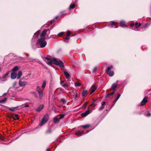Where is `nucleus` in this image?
<instances>
[{"label":"nucleus","instance_id":"f257e3e1","mask_svg":"<svg viewBox=\"0 0 151 151\" xmlns=\"http://www.w3.org/2000/svg\"><path fill=\"white\" fill-rule=\"evenodd\" d=\"M44 60L49 65H51L53 63L56 65H58L60 67L63 68L64 67V64L63 62L60 60L54 59L51 60L47 58H45L44 59Z\"/></svg>","mask_w":151,"mask_h":151},{"label":"nucleus","instance_id":"f03ea898","mask_svg":"<svg viewBox=\"0 0 151 151\" xmlns=\"http://www.w3.org/2000/svg\"><path fill=\"white\" fill-rule=\"evenodd\" d=\"M48 31H49L48 29L44 30L40 35V38L38 40L37 43L42 48L45 47L47 45V42L45 40V37L46 32Z\"/></svg>","mask_w":151,"mask_h":151},{"label":"nucleus","instance_id":"7ed1b4c3","mask_svg":"<svg viewBox=\"0 0 151 151\" xmlns=\"http://www.w3.org/2000/svg\"><path fill=\"white\" fill-rule=\"evenodd\" d=\"M37 91L38 92L39 98L40 99H42L43 96V91L42 90L39 86H37L36 88Z\"/></svg>","mask_w":151,"mask_h":151},{"label":"nucleus","instance_id":"20e7f679","mask_svg":"<svg viewBox=\"0 0 151 151\" xmlns=\"http://www.w3.org/2000/svg\"><path fill=\"white\" fill-rule=\"evenodd\" d=\"M83 128H82L78 130L76 133H75V134L77 136H81L84 134V129H85V125H83L82 127Z\"/></svg>","mask_w":151,"mask_h":151},{"label":"nucleus","instance_id":"39448f33","mask_svg":"<svg viewBox=\"0 0 151 151\" xmlns=\"http://www.w3.org/2000/svg\"><path fill=\"white\" fill-rule=\"evenodd\" d=\"M49 116L48 115H46L43 118L40 124L42 125L45 123L48 119Z\"/></svg>","mask_w":151,"mask_h":151},{"label":"nucleus","instance_id":"423d86ee","mask_svg":"<svg viewBox=\"0 0 151 151\" xmlns=\"http://www.w3.org/2000/svg\"><path fill=\"white\" fill-rule=\"evenodd\" d=\"M147 97H145L143 99L140 104V106H143L147 102Z\"/></svg>","mask_w":151,"mask_h":151},{"label":"nucleus","instance_id":"0eeeda50","mask_svg":"<svg viewBox=\"0 0 151 151\" xmlns=\"http://www.w3.org/2000/svg\"><path fill=\"white\" fill-rule=\"evenodd\" d=\"M64 115L65 114H62L60 115L59 119L57 118L56 117L54 118V120L55 122L56 123L58 122L59 121V119H61L64 117Z\"/></svg>","mask_w":151,"mask_h":151},{"label":"nucleus","instance_id":"6e6552de","mask_svg":"<svg viewBox=\"0 0 151 151\" xmlns=\"http://www.w3.org/2000/svg\"><path fill=\"white\" fill-rule=\"evenodd\" d=\"M117 86V83H114L112 85L111 87V89L114 91L115 92L116 91V88Z\"/></svg>","mask_w":151,"mask_h":151},{"label":"nucleus","instance_id":"1a4fd4ad","mask_svg":"<svg viewBox=\"0 0 151 151\" xmlns=\"http://www.w3.org/2000/svg\"><path fill=\"white\" fill-rule=\"evenodd\" d=\"M96 88V87L94 85H93L90 88L91 91L90 92V94H91L93 93L95 91Z\"/></svg>","mask_w":151,"mask_h":151},{"label":"nucleus","instance_id":"9d476101","mask_svg":"<svg viewBox=\"0 0 151 151\" xmlns=\"http://www.w3.org/2000/svg\"><path fill=\"white\" fill-rule=\"evenodd\" d=\"M67 37H66L65 39V41L66 42H68L67 40H68L69 38L68 37H69L70 35V32L69 31H68L67 33L66 34Z\"/></svg>","mask_w":151,"mask_h":151},{"label":"nucleus","instance_id":"9b49d317","mask_svg":"<svg viewBox=\"0 0 151 151\" xmlns=\"http://www.w3.org/2000/svg\"><path fill=\"white\" fill-rule=\"evenodd\" d=\"M17 76V73L15 72H12L11 74V77L12 79H15Z\"/></svg>","mask_w":151,"mask_h":151},{"label":"nucleus","instance_id":"f8f14e48","mask_svg":"<svg viewBox=\"0 0 151 151\" xmlns=\"http://www.w3.org/2000/svg\"><path fill=\"white\" fill-rule=\"evenodd\" d=\"M106 73L110 76H112L114 74V73L113 71H107Z\"/></svg>","mask_w":151,"mask_h":151},{"label":"nucleus","instance_id":"ddd939ff","mask_svg":"<svg viewBox=\"0 0 151 151\" xmlns=\"http://www.w3.org/2000/svg\"><path fill=\"white\" fill-rule=\"evenodd\" d=\"M19 84L20 86H24L26 84V83L24 81L20 80L19 82Z\"/></svg>","mask_w":151,"mask_h":151},{"label":"nucleus","instance_id":"4468645a","mask_svg":"<svg viewBox=\"0 0 151 151\" xmlns=\"http://www.w3.org/2000/svg\"><path fill=\"white\" fill-rule=\"evenodd\" d=\"M120 96H121V95H120V93H118L117 94V96L116 98V99H115V100L113 101V102H114V104H113V106L114 105V104L116 103V102L119 99V98H120Z\"/></svg>","mask_w":151,"mask_h":151},{"label":"nucleus","instance_id":"2eb2a0df","mask_svg":"<svg viewBox=\"0 0 151 151\" xmlns=\"http://www.w3.org/2000/svg\"><path fill=\"white\" fill-rule=\"evenodd\" d=\"M105 104L106 102L105 101H103L102 102L101 104V106L99 109V110L101 111L104 109V105H105Z\"/></svg>","mask_w":151,"mask_h":151},{"label":"nucleus","instance_id":"dca6fc26","mask_svg":"<svg viewBox=\"0 0 151 151\" xmlns=\"http://www.w3.org/2000/svg\"><path fill=\"white\" fill-rule=\"evenodd\" d=\"M44 106L43 105H41L37 109H36V111L38 112L40 111L43 109Z\"/></svg>","mask_w":151,"mask_h":151},{"label":"nucleus","instance_id":"f3484780","mask_svg":"<svg viewBox=\"0 0 151 151\" xmlns=\"http://www.w3.org/2000/svg\"><path fill=\"white\" fill-rule=\"evenodd\" d=\"M64 74L66 78H70V75L67 72L65 71L64 72Z\"/></svg>","mask_w":151,"mask_h":151},{"label":"nucleus","instance_id":"a211bd4d","mask_svg":"<svg viewBox=\"0 0 151 151\" xmlns=\"http://www.w3.org/2000/svg\"><path fill=\"white\" fill-rule=\"evenodd\" d=\"M141 24L140 23H138V22H136L135 24V28L136 29H137L140 27L141 26Z\"/></svg>","mask_w":151,"mask_h":151},{"label":"nucleus","instance_id":"6ab92c4d","mask_svg":"<svg viewBox=\"0 0 151 151\" xmlns=\"http://www.w3.org/2000/svg\"><path fill=\"white\" fill-rule=\"evenodd\" d=\"M120 24L121 25L122 27H124L126 26V23L124 21H122L120 22Z\"/></svg>","mask_w":151,"mask_h":151},{"label":"nucleus","instance_id":"aec40b11","mask_svg":"<svg viewBox=\"0 0 151 151\" xmlns=\"http://www.w3.org/2000/svg\"><path fill=\"white\" fill-rule=\"evenodd\" d=\"M114 91H113L109 93H108L106 95V98H107L109 97L110 96H112L114 93L115 92H114Z\"/></svg>","mask_w":151,"mask_h":151},{"label":"nucleus","instance_id":"412c9836","mask_svg":"<svg viewBox=\"0 0 151 151\" xmlns=\"http://www.w3.org/2000/svg\"><path fill=\"white\" fill-rule=\"evenodd\" d=\"M13 119L15 120H19V119L17 114H15L14 116H13Z\"/></svg>","mask_w":151,"mask_h":151},{"label":"nucleus","instance_id":"4be33fe9","mask_svg":"<svg viewBox=\"0 0 151 151\" xmlns=\"http://www.w3.org/2000/svg\"><path fill=\"white\" fill-rule=\"evenodd\" d=\"M92 111V110H87L86 111V116L88 115V114H90Z\"/></svg>","mask_w":151,"mask_h":151},{"label":"nucleus","instance_id":"5701e85b","mask_svg":"<svg viewBox=\"0 0 151 151\" xmlns=\"http://www.w3.org/2000/svg\"><path fill=\"white\" fill-rule=\"evenodd\" d=\"M22 75V72L21 71H19L17 74V79L19 78Z\"/></svg>","mask_w":151,"mask_h":151},{"label":"nucleus","instance_id":"b1692460","mask_svg":"<svg viewBox=\"0 0 151 151\" xmlns=\"http://www.w3.org/2000/svg\"><path fill=\"white\" fill-rule=\"evenodd\" d=\"M113 68V66L112 65H111L110 66L108 67L107 68L106 70V72L107 71H109L111 69H112Z\"/></svg>","mask_w":151,"mask_h":151},{"label":"nucleus","instance_id":"393cba45","mask_svg":"<svg viewBox=\"0 0 151 151\" xmlns=\"http://www.w3.org/2000/svg\"><path fill=\"white\" fill-rule=\"evenodd\" d=\"M145 115L147 117H150L151 115L150 113L148 112H146L145 113Z\"/></svg>","mask_w":151,"mask_h":151},{"label":"nucleus","instance_id":"a878e982","mask_svg":"<svg viewBox=\"0 0 151 151\" xmlns=\"http://www.w3.org/2000/svg\"><path fill=\"white\" fill-rule=\"evenodd\" d=\"M18 69V67L17 66H15L12 69V71L13 72H15L17 71Z\"/></svg>","mask_w":151,"mask_h":151},{"label":"nucleus","instance_id":"bb28decb","mask_svg":"<svg viewBox=\"0 0 151 151\" xmlns=\"http://www.w3.org/2000/svg\"><path fill=\"white\" fill-rule=\"evenodd\" d=\"M18 107H12L9 108V109L12 111H14Z\"/></svg>","mask_w":151,"mask_h":151},{"label":"nucleus","instance_id":"cd10ccee","mask_svg":"<svg viewBox=\"0 0 151 151\" xmlns=\"http://www.w3.org/2000/svg\"><path fill=\"white\" fill-rule=\"evenodd\" d=\"M46 85V81H44V82H43V83H42V88H45V87Z\"/></svg>","mask_w":151,"mask_h":151},{"label":"nucleus","instance_id":"c85d7f7f","mask_svg":"<svg viewBox=\"0 0 151 151\" xmlns=\"http://www.w3.org/2000/svg\"><path fill=\"white\" fill-rule=\"evenodd\" d=\"M75 7V5L74 4H71L70 5V9H73Z\"/></svg>","mask_w":151,"mask_h":151},{"label":"nucleus","instance_id":"c756f323","mask_svg":"<svg viewBox=\"0 0 151 151\" xmlns=\"http://www.w3.org/2000/svg\"><path fill=\"white\" fill-rule=\"evenodd\" d=\"M62 86L65 88H66L68 86V85L67 83H65V84H63L62 85Z\"/></svg>","mask_w":151,"mask_h":151},{"label":"nucleus","instance_id":"7c9ffc66","mask_svg":"<svg viewBox=\"0 0 151 151\" xmlns=\"http://www.w3.org/2000/svg\"><path fill=\"white\" fill-rule=\"evenodd\" d=\"M6 98H5L4 99L0 101V103H4L6 100Z\"/></svg>","mask_w":151,"mask_h":151},{"label":"nucleus","instance_id":"2f4dec72","mask_svg":"<svg viewBox=\"0 0 151 151\" xmlns=\"http://www.w3.org/2000/svg\"><path fill=\"white\" fill-rule=\"evenodd\" d=\"M150 24V23L149 22H148L147 23H146L145 24V25L144 28H146Z\"/></svg>","mask_w":151,"mask_h":151},{"label":"nucleus","instance_id":"473e14b6","mask_svg":"<svg viewBox=\"0 0 151 151\" xmlns=\"http://www.w3.org/2000/svg\"><path fill=\"white\" fill-rule=\"evenodd\" d=\"M75 86H81V83L78 82H76L75 83Z\"/></svg>","mask_w":151,"mask_h":151},{"label":"nucleus","instance_id":"72a5a7b5","mask_svg":"<svg viewBox=\"0 0 151 151\" xmlns=\"http://www.w3.org/2000/svg\"><path fill=\"white\" fill-rule=\"evenodd\" d=\"M97 67H95L93 69V73L96 72L97 70Z\"/></svg>","mask_w":151,"mask_h":151},{"label":"nucleus","instance_id":"f704fd0d","mask_svg":"<svg viewBox=\"0 0 151 151\" xmlns=\"http://www.w3.org/2000/svg\"><path fill=\"white\" fill-rule=\"evenodd\" d=\"M64 34V32H61L58 34V36H61Z\"/></svg>","mask_w":151,"mask_h":151},{"label":"nucleus","instance_id":"c9c22d12","mask_svg":"<svg viewBox=\"0 0 151 151\" xmlns=\"http://www.w3.org/2000/svg\"><path fill=\"white\" fill-rule=\"evenodd\" d=\"M116 22H112L111 23V24L112 25V27H114L113 26H115L116 24Z\"/></svg>","mask_w":151,"mask_h":151},{"label":"nucleus","instance_id":"e433bc0d","mask_svg":"<svg viewBox=\"0 0 151 151\" xmlns=\"http://www.w3.org/2000/svg\"><path fill=\"white\" fill-rule=\"evenodd\" d=\"M85 116V112H83L81 114V116L80 117V118H82L83 117Z\"/></svg>","mask_w":151,"mask_h":151},{"label":"nucleus","instance_id":"4c0bfd02","mask_svg":"<svg viewBox=\"0 0 151 151\" xmlns=\"http://www.w3.org/2000/svg\"><path fill=\"white\" fill-rule=\"evenodd\" d=\"M96 101V100H94L93 101V102H92V104L90 106H91L92 105H94V107L96 105V104H95L94 103Z\"/></svg>","mask_w":151,"mask_h":151},{"label":"nucleus","instance_id":"58836bf2","mask_svg":"<svg viewBox=\"0 0 151 151\" xmlns=\"http://www.w3.org/2000/svg\"><path fill=\"white\" fill-rule=\"evenodd\" d=\"M91 125L87 124L86 125V129L90 127Z\"/></svg>","mask_w":151,"mask_h":151},{"label":"nucleus","instance_id":"ea45409f","mask_svg":"<svg viewBox=\"0 0 151 151\" xmlns=\"http://www.w3.org/2000/svg\"><path fill=\"white\" fill-rule=\"evenodd\" d=\"M135 25V24L134 23V22H132L131 24V27H132L134 26Z\"/></svg>","mask_w":151,"mask_h":151},{"label":"nucleus","instance_id":"a19ab883","mask_svg":"<svg viewBox=\"0 0 151 151\" xmlns=\"http://www.w3.org/2000/svg\"><path fill=\"white\" fill-rule=\"evenodd\" d=\"M77 93L76 92L75 93V98H76L77 97Z\"/></svg>","mask_w":151,"mask_h":151},{"label":"nucleus","instance_id":"79ce46f5","mask_svg":"<svg viewBox=\"0 0 151 151\" xmlns=\"http://www.w3.org/2000/svg\"><path fill=\"white\" fill-rule=\"evenodd\" d=\"M82 95V96H85V91H83V92Z\"/></svg>","mask_w":151,"mask_h":151},{"label":"nucleus","instance_id":"37998d69","mask_svg":"<svg viewBox=\"0 0 151 151\" xmlns=\"http://www.w3.org/2000/svg\"><path fill=\"white\" fill-rule=\"evenodd\" d=\"M64 82V81H60V84H61V85H62V84H63V83Z\"/></svg>","mask_w":151,"mask_h":151},{"label":"nucleus","instance_id":"c03bdc74","mask_svg":"<svg viewBox=\"0 0 151 151\" xmlns=\"http://www.w3.org/2000/svg\"><path fill=\"white\" fill-rule=\"evenodd\" d=\"M88 91L87 90H86V95L88 93Z\"/></svg>","mask_w":151,"mask_h":151},{"label":"nucleus","instance_id":"a18cd8bd","mask_svg":"<svg viewBox=\"0 0 151 151\" xmlns=\"http://www.w3.org/2000/svg\"><path fill=\"white\" fill-rule=\"evenodd\" d=\"M87 104V103L86 102V103H85V104H86H86Z\"/></svg>","mask_w":151,"mask_h":151},{"label":"nucleus","instance_id":"49530a36","mask_svg":"<svg viewBox=\"0 0 151 151\" xmlns=\"http://www.w3.org/2000/svg\"><path fill=\"white\" fill-rule=\"evenodd\" d=\"M47 150L48 151H49L50 150V149H47Z\"/></svg>","mask_w":151,"mask_h":151},{"label":"nucleus","instance_id":"de8ad7c7","mask_svg":"<svg viewBox=\"0 0 151 151\" xmlns=\"http://www.w3.org/2000/svg\"><path fill=\"white\" fill-rule=\"evenodd\" d=\"M48 132L49 133H50V131H48Z\"/></svg>","mask_w":151,"mask_h":151},{"label":"nucleus","instance_id":"09e8293b","mask_svg":"<svg viewBox=\"0 0 151 151\" xmlns=\"http://www.w3.org/2000/svg\"><path fill=\"white\" fill-rule=\"evenodd\" d=\"M85 104V103H84L83 104V105H84Z\"/></svg>","mask_w":151,"mask_h":151},{"label":"nucleus","instance_id":"8fccbe9b","mask_svg":"<svg viewBox=\"0 0 151 151\" xmlns=\"http://www.w3.org/2000/svg\"><path fill=\"white\" fill-rule=\"evenodd\" d=\"M1 70V69L0 68V71Z\"/></svg>","mask_w":151,"mask_h":151},{"label":"nucleus","instance_id":"3c124183","mask_svg":"<svg viewBox=\"0 0 151 151\" xmlns=\"http://www.w3.org/2000/svg\"><path fill=\"white\" fill-rule=\"evenodd\" d=\"M27 106L28 107V105Z\"/></svg>","mask_w":151,"mask_h":151}]
</instances>
